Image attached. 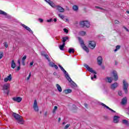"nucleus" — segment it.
Masks as SVG:
<instances>
[{"label":"nucleus","instance_id":"obj_1","mask_svg":"<svg viewBox=\"0 0 129 129\" xmlns=\"http://www.w3.org/2000/svg\"><path fill=\"white\" fill-rule=\"evenodd\" d=\"M12 116L16 119V120L18 121L19 123H21V124H23V121H24V119H23V117L20 115L19 114L13 112L12 114Z\"/></svg>","mask_w":129,"mask_h":129},{"label":"nucleus","instance_id":"obj_2","mask_svg":"<svg viewBox=\"0 0 129 129\" xmlns=\"http://www.w3.org/2000/svg\"><path fill=\"white\" fill-rule=\"evenodd\" d=\"M78 40L80 42V44L82 47V48H83V50H84L85 51H86V52H87V53H89V49L85 45V44H84V41H83V40H82V39L81 37H78Z\"/></svg>","mask_w":129,"mask_h":129},{"label":"nucleus","instance_id":"obj_3","mask_svg":"<svg viewBox=\"0 0 129 129\" xmlns=\"http://www.w3.org/2000/svg\"><path fill=\"white\" fill-rule=\"evenodd\" d=\"M79 24L80 26H81L82 28H84V27H86V28H89V27H90V23L88 21H81Z\"/></svg>","mask_w":129,"mask_h":129},{"label":"nucleus","instance_id":"obj_4","mask_svg":"<svg viewBox=\"0 0 129 129\" xmlns=\"http://www.w3.org/2000/svg\"><path fill=\"white\" fill-rule=\"evenodd\" d=\"M128 88V84L126 81H125V80H123V89L125 92V93H127L128 90L127 88Z\"/></svg>","mask_w":129,"mask_h":129},{"label":"nucleus","instance_id":"obj_5","mask_svg":"<svg viewBox=\"0 0 129 129\" xmlns=\"http://www.w3.org/2000/svg\"><path fill=\"white\" fill-rule=\"evenodd\" d=\"M88 47L93 50L96 47V43L94 41H89Z\"/></svg>","mask_w":129,"mask_h":129},{"label":"nucleus","instance_id":"obj_6","mask_svg":"<svg viewBox=\"0 0 129 129\" xmlns=\"http://www.w3.org/2000/svg\"><path fill=\"white\" fill-rule=\"evenodd\" d=\"M84 67L87 68V70L89 71V72H91V73H93V74H97V73L95 72V71L93 70L92 68L89 67V66L86 64H84Z\"/></svg>","mask_w":129,"mask_h":129},{"label":"nucleus","instance_id":"obj_7","mask_svg":"<svg viewBox=\"0 0 129 129\" xmlns=\"http://www.w3.org/2000/svg\"><path fill=\"white\" fill-rule=\"evenodd\" d=\"M54 8H56V10H57V11H58L59 13H64L65 12V9H64V8L60 6L55 5V7Z\"/></svg>","mask_w":129,"mask_h":129},{"label":"nucleus","instance_id":"obj_8","mask_svg":"<svg viewBox=\"0 0 129 129\" xmlns=\"http://www.w3.org/2000/svg\"><path fill=\"white\" fill-rule=\"evenodd\" d=\"M66 78L69 81L72 85H73V86H76V84L73 81H72V79H71V78H70L69 75L67 76Z\"/></svg>","mask_w":129,"mask_h":129},{"label":"nucleus","instance_id":"obj_9","mask_svg":"<svg viewBox=\"0 0 129 129\" xmlns=\"http://www.w3.org/2000/svg\"><path fill=\"white\" fill-rule=\"evenodd\" d=\"M103 60V59L102 58V56H99L97 57V60L98 65H99V66H101V64H102Z\"/></svg>","mask_w":129,"mask_h":129},{"label":"nucleus","instance_id":"obj_10","mask_svg":"<svg viewBox=\"0 0 129 129\" xmlns=\"http://www.w3.org/2000/svg\"><path fill=\"white\" fill-rule=\"evenodd\" d=\"M46 3H47L49 6H50L52 8H55L56 7V5L55 3H53L51 0H44Z\"/></svg>","mask_w":129,"mask_h":129},{"label":"nucleus","instance_id":"obj_11","mask_svg":"<svg viewBox=\"0 0 129 129\" xmlns=\"http://www.w3.org/2000/svg\"><path fill=\"white\" fill-rule=\"evenodd\" d=\"M118 86V83H117V82H115L112 84V85H111L110 88L112 90H115V89L117 88Z\"/></svg>","mask_w":129,"mask_h":129},{"label":"nucleus","instance_id":"obj_12","mask_svg":"<svg viewBox=\"0 0 129 129\" xmlns=\"http://www.w3.org/2000/svg\"><path fill=\"white\" fill-rule=\"evenodd\" d=\"M113 76L114 77V80L115 81H117L118 80V76H117V73L116 71H113Z\"/></svg>","mask_w":129,"mask_h":129},{"label":"nucleus","instance_id":"obj_13","mask_svg":"<svg viewBox=\"0 0 129 129\" xmlns=\"http://www.w3.org/2000/svg\"><path fill=\"white\" fill-rule=\"evenodd\" d=\"M58 67H59V68L60 69L61 71H62V72H63L64 75H65V77H67V76H68L69 75V74H68V73L64 69V68H63L62 67V66H61V65L59 64Z\"/></svg>","mask_w":129,"mask_h":129},{"label":"nucleus","instance_id":"obj_14","mask_svg":"<svg viewBox=\"0 0 129 129\" xmlns=\"http://www.w3.org/2000/svg\"><path fill=\"white\" fill-rule=\"evenodd\" d=\"M23 99L20 97H14L13 98V100L14 101H16L17 102H21Z\"/></svg>","mask_w":129,"mask_h":129},{"label":"nucleus","instance_id":"obj_15","mask_svg":"<svg viewBox=\"0 0 129 129\" xmlns=\"http://www.w3.org/2000/svg\"><path fill=\"white\" fill-rule=\"evenodd\" d=\"M127 103V98H126V97L123 98L121 102V104L122 105H124L126 104Z\"/></svg>","mask_w":129,"mask_h":129},{"label":"nucleus","instance_id":"obj_16","mask_svg":"<svg viewBox=\"0 0 129 129\" xmlns=\"http://www.w3.org/2000/svg\"><path fill=\"white\" fill-rule=\"evenodd\" d=\"M101 105H102V106H104V107H106V108H107V109H109V110H110V111H112V112L115 113V111H114L112 109L109 108V107L106 106V105H105L103 103H101Z\"/></svg>","mask_w":129,"mask_h":129},{"label":"nucleus","instance_id":"obj_17","mask_svg":"<svg viewBox=\"0 0 129 129\" xmlns=\"http://www.w3.org/2000/svg\"><path fill=\"white\" fill-rule=\"evenodd\" d=\"M22 27L23 28H24V29H26V30H27V31H28V32H29V33H31V34H33V31H32V30H31V28H30L29 27L26 26L24 24L22 25Z\"/></svg>","mask_w":129,"mask_h":129},{"label":"nucleus","instance_id":"obj_18","mask_svg":"<svg viewBox=\"0 0 129 129\" xmlns=\"http://www.w3.org/2000/svg\"><path fill=\"white\" fill-rule=\"evenodd\" d=\"M119 118V116L115 115L113 118V122L114 123H117L119 122V120L118 119Z\"/></svg>","mask_w":129,"mask_h":129},{"label":"nucleus","instance_id":"obj_19","mask_svg":"<svg viewBox=\"0 0 129 129\" xmlns=\"http://www.w3.org/2000/svg\"><path fill=\"white\" fill-rule=\"evenodd\" d=\"M12 81V75H9V76H8L7 77V78H5L4 79V81L5 82H7V81Z\"/></svg>","mask_w":129,"mask_h":129},{"label":"nucleus","instance_id":"obj_20","mask_svg":"<svg viewBox=\"0 0 129 129\" xmlns=\"http://www.w3.org/2000/svg\"><path fill=\"white\" fill-rule=\"evenodd\" d=\"M9 87H10V84H6L4 85V86L3 87V90H8V89H9Z\"/></svg>","mask_w":129,"mask_h":129},{"label":"nucleus","instance_id":"obj_21","mask_svg":"<svg viewBox=\"0 0 129 129\" xmlns=\"http://www.w3.org/2000/svg\"><path fill=\"white\" fill-rule=\"evenodd\" d=\"M56 87L58 92H62V88L60 86H59V84H56Z\"/></svg>","mask_w":129,"mask_h":129},{"label":"nucleus","instance_id":"obj_22","mask_svg":"<svg viewBox=\"0 0 129 129\" xmlns=\"http://www.w3.org/2000/svg\"><path fill=\"white\" fill-rule=\"evenodd\" d=\"M73 10L75 12H78V10H79V7L77 5H74L73 6Z\"/></svg>","mask_w":129,"mask_h":129},{"label":"nucleus","instance_id":"obj_23","mask_svg":"<svg viewBox=\"0 0 129 129\" xmlns=\"http://www.w3.org/2000/svg\"><path fill=\"white\" fill-rule=\"evenodd\" d=\"M106 82L111 83L112 82V79L111 77H108L105 79Z\"/></svg>","mask_w":129,"mask_h":129},{"label":"nucleus","instance_id":"obj_24","mask_svg":"<svg viewBox=\"0 0 129 129\" xmlns=\"http://www.w3.org/2000/svg\"><path fill=\"white\" fill-rule=\"evenodd\" d=\"M16 63L15 62V61L13 60L11 62V67L13 68V69H15L16 68Z\"/></svg>","mask_w":129,"mask_h":129},{"label":"nucleus","instance_id":"obj_25","mask_svg":"<svg viewBox=\"0 0 129 129\" xmlns=\"http://www.w3.org/2000/svg\"><path fill=\"white\" fill-rule=\"evenodd\" d=\"M67 40H69V37H68V36L62 37V42L63 44H65V42H66Z\"/></svg>","mask_w":129,"mask_h":129},{"label":"nucleus","instance_id":"obj_26","mask_svg":"<svg viewBox=\"0 0 129 129\" xmlns=\"http://www.w3.org/2000/svg\"><path fill=\"white\" fill-rule=\"evenodd\" d=\"M63 92L64 93H66V94H68V93H71V92H72V90H71V89L64 90L63 91Z\"/></svg>","mask_w":129,"mask_h":129},{"label":"nucleus","instance_id":"obj_27","mask_svg":"<svg viewBox=\"0 0 129 129\" xmlns=\"http://www.w3.org/2000/svg\"><path fill=\"white\" fill-rule=\"evenodd\" d=\"M64 47H65V43H62V45H59L60 50L63 51L64 50Z\"/></svg>","mask_w":129,"mask_h":129},{"label":"nucleus","instance_id":"obj_28","mask_svg":"<svg viewBox=\"0 0 129 129\" xmlns=\"http://www.w3.org/2000/svg\"><path fill=\"white\" fill-rule=\"evenodd\" d=\"M75 52V50H74V48H71L69 49V53H70V54H71V53H74Z\"/></svg>","mask_w":129,"mask_h":129},{"label":"nucleus","instance_id":"obj_29","mask_svg":"<svg viewBox=\"0 0 129 129\" xmlns=\"http://www.w3.org/2000/svg\"><path fill=\"white\" fill-rule=\"evenodd\" d=\"M5 13L6 14H2V15H3V16H5V18L6 19H11V16L10 15H8V14H7V13L6 12H5Z\"/></svg>","mask_w":129,"mask_h":129},{"label":"nucleus","instance_id":"obj_30","mask_svg":"<svg viewBox=\"0 0 129 129\" xmlns=\"http://www.w3.org/2000/svg\"><path fill=\"white\" fill-rule=\"evenodd\" d=\"M80 36H85L86 35V32L85 31H82L80 32Z\"/></svg>","mask_w":129,"mask_h":129},{"label":"nucleus","instance_id":"obj_31","mask_svg":"<svg viewBox=\"0 0 129 129\" xmlns=\"http://www.w3.org/2000/svg\"><path fill=\"white\" fill-rule=\"evenodd\" d=\"M44 57L46 58V59L48 61V62H50V61H51L50 58H49V55H48V54H46V55H44Z\"/></svg>","mask_w":129,"mask_h":129},{"label":"nucleus","instance_id":"obj_32","mask_svg":"<svg viewBox=\"0 0 129 129\" xmlns=\"http://www.w3.org/2000/svg\"><path fill=\"white\" fill-rule=\"evenodd\" d=\"M122 123H123L124 124H127L128 123V121L127 120H125V119H123L122 120Z\"/></svg>","mask_w":129,"mask_h":129},{"label":"nucleus","instance_id":"obj_33","mask_svg":"<svg viewBox=\"0 0 129 129\" xmlns=\"http://www.w3.org/2000/svg\"><path fill=\"white\" fill-rule=\"evenodd\" d=\"M57 109H58V107L57 106H55L52 111L53 113H55Z\"/></svg>","mask_w":129,"mask_h":129},{"label":"nucleus","instance_id":"obj_34","mask_svg":"<svg viewBox=\"0 0 129 129\" xmlns=\"http://www.w3.org/2000/svg\"><path fill=\"white\" fill-rule=\"evenodd\" d=\"M36 106H38V104L37 103V100H34V104H33V107H36Z\"/></svg>","mask_w":129,"mask_h":129},{"label":"nucleus","instance_id":"obj_35","mask_svg":"<svg viewBox=\"0 0 129 129\" xmlns=\"http://www.w3.org/2000/svg\"><path fill=\"white\" fill-rule=\"evenodd\" d=\"M120 49V45H117L116 46V49L114 50V52H116L118 50H119Z\"/></svg>","mask_w":129,"mask_h":129},{"label":"nucleus","instance_id":"obj_36","mask_svg":"<svg viewBox=\"0 0 129 129\" xmlns=\"http://www.w3.org/2000/svg\"><path fill=\"white\" fill-rule=\"evenodd\" d=\"M58 17L62 20H63L64 19V18H65V16H64V15H63L62 14H58Z\"/></svg>","mask_w":129,"mask_h":129},{"label":"nucleus","instance_id":"obj_37","mask_svg":"<svg viewBox=\"0 0 129 129\" xmlns=\"http://www.w3.org/2000/svg\"><path fill=\"white\" fill-rule=\"evenodd\" d=\"M33 108H34L35 111H36V112L39 111V107L38 106L33 107Z\"/></svg>","mask_w":129,"mask_h":129},{"label":"nucleus","instance_id":"obj_38","mask_svg":"<svg viewBox=\"0 0 129 129\" xmlns=\"http://www.w3.org/2000/svg\"><path fill=\"white\" fill-rule=\"evenodd\" d=\"M3 56H4V52L0 51V59H2Z\"/></svg>","mask_w":129,"mask_h":129},{"label":"nucleus","instance_id":"obj_39","mask_svg":"<svg viewBox=\"0 0 129 129\" xmlns=\"http://www.w3.org/2000/svg\"><path fill=\"white\" fill-rule=\"evenodd\" d=\"M95 9H98L99 10H102L103 11H104V9L101 7H99L98 6H95Z\"/></svg>","mask_w":129,"mask_h":129},{"label":"nucleus","instance_id":"obj_40","mask_svg":"<svg viewBox=\"0 0 129 129\" xmlns=\"http://www.w3.org/2000/svg\"><path fill=\"white\" fill-rule=\"evenodd\" d=\"M32 76V73H29V75L28 76V77L27 78V79L26 80H30V78H31V76Z\"/></svg>","mask_w":129,"mask_h":129},{"label":"nucleus","instance_id":"obj_41","mask_svg":"<svg viewBox=\"0 0 129 129\" xmlns=\"http://www.w3.org/2000/svg\"><path fill=\"white\" fill-rule=\"evenodd\" d=\"M49 66H50V67H54L55 66V63L53 62H50Z\"/></svg>","mask_w":129,"mask_h":129},{"label":"nucleus","instance_id":"obj_42","mask_svg":"<svg viewBox=\"0 0 129 129\" xmlns=\"http://www.w3.org/2000/svg\"><path fill=\"white\" fill-rule=\"evenodd\" d=\"M63 31H64V33H66V34H68V33H69V30H68V29H67L66 28H64Z\"/></svg>","mask_w":129,"mask_h":129},{"label":"nucleus","instance_id":"obj_43","mask_svg":"<svg viewBox=\"0 0 129 129\" xmlns=\"http://www.w3.org/2000/svg\"><path fill=\"white\" fill-rule=\"evenodd\" d=\"M96 77H97L96 75H94V76H91V79L92 80H93V79H96Z\"/></svg>","mask_w":129,"mask_h":129},{"label":"nucleus","instance_id":"obj_44","mask_svg":"<svg viewBox=\"0 0 129 129\" xmlns=\"http://www.w3.org/2000/svg\"><path fill=\"white\" fill-rule=\"evenodd\" d=\"M27 59V55H25L22 58V62H25V60Z\"/></svg>","mask_w":129,"mask_h":129},{"label":"nucleus","instance_id":"obj_45","mask_svg":"<svg viewBox=\"0 0 129 129\" xmlns=\"http://www.w3.org/2000/svg\"><path fill=\"white\" fill-rule=\"evenodd\" d=\"M70 126V124H67L65 126L64 129H67V128H68V127H69Z\"/></svg>","mask_w":129,"mask_h":129},{"label":"nucleus","instance_id":"obj_46","mask_svg":"<svg viewBox=\"0 0 129 129\" xmlns=\"http://www.w3.org/2000/svg\"><path fill=\"white\" fill-rule=\"evenodd\" d=\"M63 21L67 23H69V19L67 18H63Z\"/></svg>","mask_w":129,"mask_h":129},{"label":"nucleus","instance_id":"obj_47","mask_svg":"<svg viewBox=\"0 0 129 129\" xmlns=\"http://www.w3.org/2000/svg\"><path fill=\"white\" fill-rule=\"evenodd\" d=\"M4 46H5V48H8L9 47V45H8L7 42H5L4 43Z\"/></svg>","mask_w":129,"mask_h":129},{"label":"nucleus","instance_id":"obj_48","mask_svg":"<svg viewBox=\"0 0 129 129\" xmlns=\"http://www.w3.org/2000/svg\"><path fill=\"white\" fill-rule=\"evenodd\" d=\"M0 15H6V13H5V12L0 10Z\"/></svg>","mask_w":129,"mask_h":129},{"label":"nucleus","instance_id":"obj_49","mask_svg":"<svg viewBox=\"0 0 129 129\" xmlns=\"http://www.w3.org/2000/svg\"><path fill=\"white\" fill-rule=\"evenodd\" d=\"M47 23H51V22H53V19L52 18L47 20Z\"/></svg>","mask_w":129,"mask_h":129},{"label":"nucleus","instance_id":"obj_50","mask_svg":"<svg viewBox=\"0 0 129 129\" xmlns=\"http://www.w3.org/2000/svg\"><path fill=\"white\" fill-rule=\"evenodd\" d=\"M118 95H119L120 96H121V95H122V93L121 91H119L118 92Z\"/></svg>","mask_w":129,"mask_h":129},{"label":"nucleus","instance_id":"obj_51","mask_svg":"<svg viewBox=\"0 0 129 129\" xmlns=\"http://www.w3.org/2000/svg\"><path fill=\"white\" fill-rule=\"evenodd\" d=\"M38 21H39L40 23H43V22H44V20L41 19V18H39L38 19Z\"/></svg>","mask_w":129,"mask_h":129},{"label":"nucleus","instance_id":"obj_52","mask_svg":"<svg viewBox=\"0 0 129 129\" xmlns=\"http://www.w3.org/2000/svg\"><path fill=\"white\" fill-rule=\"evenodd\" d=\"M103 117L106 120H107V119H108V116H104Z\"/></svg>","mask_w":129,"mask_h":129},{"label":"nucleus","instance_id":"obj_53","mask_svg":"<svg viewBox=\"0 0 129 129\" xmlns=\"http://www.w3.org/2000/svg\"><path fill=\"white\" fill-rule=\"evenodd\" d=\"M41 56H43L44 57V56L46 55V54H45V52H42L41 53Z\"/></svg>","mask_w":129,"mask_h":129},{"label":"nucleus","instance_id":"obj_54","mask_svg":"<svg viewBox=\"0 0 129 129\" xmlns=\"http://www.w3.org/2000/svg\"><path fill=\"white\" fill-rule=\"evenodd\" d=\"M20 69H21V66H19L18 67H17V71H19Z\"/></svg>","mask_w":129,"mask_h":129},{"label":"nucleus","instance_id":"obj_55","mask_svg":"<svg viewBox=\"0 0 129 129\" xmlns=\"http://www.w3.org/2000/svg\"><path fill=\"white\" fill-rule=\"evenodd\" d=\"M18 64H19V66H21V61H20V59L18 60Z\"/></svg>","mask_w":129,"mask_h":129},{"label":"nucleus","instance_id":"obj_56","mask_svg":"<svg viewBox=\"0 0 129 129\" xmlns=\"http://www.w3.org/2000/svg\"><path fill=\"white\" fill-rule=\"evenodd\" d=\"M30 66H33L34 65V61H32L30 63Z\"/></svg>","mask_w":129,"mask_h":129},{"label":"nucleus","instance_id":"obj_57","mask_svg":"<svg viewBox=\"0 0 129 129\" xmlns=\"http://www.w3.org/2000/svg\"><path fill=\"white\" fill-rule=\"evenodd\" d=\"M53 67H54V68L56 70L58 69V66H57V65L56 64H54V66Z\"/></svg>","mask_w":129,"mask_h":129},{"label":"nucleus","instance_id":"obj_58","mask_svg":"<svg viewBox=\"0 0 129 129\" xmlns=\"http://www.w3.org/2000/svg\"><path fill=\"white\" fill-rule=\"evenodd\" d=\"M101 68L103 69V70H104V69H105V67H104V66H101Z\"/></svg>","mask_w":129,"mask_h":129},{"label":"nucleus","instance_id":"obj_59","mask_svg":"<svg viewBox=\"0 0 129 129\" xmlns=\"http://www.w3.org/2000/svg\"><path fill=\"white\" fill-rule=\"evenodd\" d=\"M85 107H86V108H87V107L88 106V105H87V104L85 103L84 104Z\"/></svg>","mask_w":129,"mask_h":129},{"label":"nucleus","instance_id":"obj_60","mask_svg":"<svg viewBox=\"0 0 129 129\" xmlns=\"http://www.w3.org/2000/svg\"><path fill=\"white\" fill-rule=\"evenodd\" d=\"M119 23V22H118V21H117V20L115 21V24H118Z\"/></svg>","mask_w":129,"mask_h":129},{"label":"nucleus","instance_id":"obj_61","mask_svg":"<svg viewBox=\"0 0 129 129\" xmlns=\"http://www.w3.org/2000/svg\"><path fill=\"white\" fill-rule=\"evenodd\" d=\"M53 21H54V22L55 23H56V22H57V19H56V18H54V19H53Z\"/></svg>","mask_w":129,"mask_h":129},{"label":"nucleus","instance_id":"obj_62","mask_svg":"<svg viewBox=\"0 0 129 129\" xmlns=\"http://www.w3.org/2000/svg\"><path fill=\"white\" fill-rule=\"evenodd\" d=\"M73 107L75 108V109H76V105H73Z\"/></svg>","mask_w":129,"mask_h":129},{"label":"nucleus","instance_id":"obj_63","mask_svg":"<svg viewBox=\"0 0 129 129\" xmlns=\"http://www.w3.org/2000/svg\"><path fill=\"white\" fill-rule=\"evenodd\" d=\"M47 113H48L47 112H45V113H44V116H47Z\"/></svg>","mask_w":129,"mask_h":129},{"label":"nucleus","instance_id":"obj_64","mask_svg":"<svg viewBox=\"0 0 129 129\" xmlns=\"http://www.w3.org/2000/svg\"><path fill=\"white\" fill-rule=\"evenodd\" d=\"M117 64H118L117 61L115 60V65H117Z\"/></svg>","mask_w":129,"mask_h":129}]
</instances>
